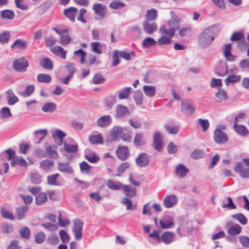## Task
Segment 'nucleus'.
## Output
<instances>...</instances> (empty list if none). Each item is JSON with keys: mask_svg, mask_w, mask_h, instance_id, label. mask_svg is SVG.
Wrapping results in <instances>:
<instances>
[{"mask_svg": "<svg viewBox=\"0 0 249 249\" xmlns=\"http://www.w3.org/2000/svg\"><path fill=\"white\" fill-rule=\"evenodd\" d=\"M178 198L174 195L166 196L164 199V205L167 208H170L177 203Z\"/></svg>", "mask_w": 249, "mask_h": 249, "instance_id": "15", "label": "nucleus"}, {"mask_svg": "<svg viewBox=\"0 0 249 249\" xmlns=\"http://www.w3.org/2000/svg\"><path fill=\"white\" fill-rule=\"evenodd\" d=\"M66 136V134L60 129H56L53 134L52 137L53 139H59L56 142L58 145H61L63 138Z\"/></svg>", "mask_w": 249, "mask_h": 249, "instance_id": "25", "label": "nucleus"}, {"mask_svg": "<svg viewBox=\"0 0 249 249\" xmlns=\"http://www.w3.org/2000/svg\"><path fill=\"white\" fill-rule=\"evenodd\" d=\"M6 95L9 105H13L18 101V98L14 94L12 90L8 89L6 92Z\"/></svg>", "mask_w": 249, "mask_h": 249, "instance_id": "26", "label": "nucleus"}, {"mask_svg": "<svg viewBox=\"0 0 249 249\" xmlns=\"http://www.w3.org/2000/svg\"><path fill=\"white\" fill-rule=\"evenodd\" d=\"M235 131L241 136L244 137L249 133L247 128L243 125L235 124L233 126Z\"/></svg>", "mask_w": 249, "mask_h": 249, "instance_id": "31", "label": "nucleus"}, {"mask_svg": "<svg viewBox=\"0 0 249 249\" xmlns=\"http://www.w3.org/2000/svg\"><path fill=\"white\" fill-rule=\"evenodd\" d=\"M77 13V9L74 7H71L64 10L65 16L72 22L75 21V17Z\"/></svg>", "mask_w": 249, "mask_h": 249, "instance_id": "17", "label": "nucleus"}, {"mask_svg": "<svg viewBox=\"0 0 249 249\" xmlns=\"http://www.w3.org/2000/svg\"><path fill=\"white\" fill-rule=\"evenodd\" d=\"M174 235L171 231H165L160 236V242L162 241L165 244L168 245L174 240Z\"/></svg>", "mask_w": 249, "mask_h": 249, "instance_id": "20", "label": "nucleus"}, {"mask_svg": "<svg viewBox=\"0 0 249 249\" xmlns=\"http://www.w3.org/2000/svg\"><path fill=\"white\" fill-rule=\"evenodd\" d=\"M194 230L192 222L187 221L181 224L180 227L177 229V231L180 236H185L191 234Z\"/></svg>", "mask_w": 249, "mask_h": 249, "instance_id": "3", "label": "nucleus"}, {"mask_svg": "<svg viewBox=\"0 0 249 249\" xmlns=\"http://www.w3.org/2000/svg\"><path fill=\"white\" fill-rule=\"evenodd\" d=\"M116 102V96L115 95L113 94H109L104 99L105 106L107 107L108 109H111Z\"/></svg>", "mask_w": 249, "mask_h": 249, "instance_id": "18", "label": "nucleus"}, {"mask_svg": "<svg viewBox=\"0 0 249 249\" xmlns=\"http://www.w3.org/2000/svg\"><path fill=\"white\" fill-rule=\"evenodd\" d=\"M171 37H169L166 35H163L161 37L158 39V44L161 46L164 44H170L172 43Z\"/></svg>", "mask_w": 249, "mask_h": 249, "instance_id": "53", "label": "nucleus"}, {"mask_svg": "<svg viewBox=\"0 0 249 249\" xmlns=\"http://www.w3.org/2000/svg\"><path fill=\"white\" fill-rule=\"evenodd\" d=\"M106 9V6L102 5L101 3H96L93 5V10L94 12L99 16L101 18H103L106 14L105 9Z\"/></svg>", "mask_w": 249, "mask_h": 249, "instance_id": "16", "label": "nucleus"}, {"mask_svg": "<svg viewBox=\"0 0 249 249\" xmlns=\"http://www.w3.org/2000/svg\"><path fill=\"white\" fill-rule=\"evenodd\" d=\"M189 172L188 169L183 164H179L177 167L175 174L179 178L185 177Z\"/></svg>", "mask_w": 249, "mask_h": 249, "instance_id": "21", "label": "nucleus"}, {"mask_svg": "<svg viewBox=\"0 0 249 249\" xmlns=\"http://www.w3.org/2000/svg\"><path fill=\"white\" fill-rule=\"evenodd\" d=\"M56 108V105L54 103H47L42 107V110L45 112H53Z\"/></svg>", "mask_w": 249, "mask_h": 249, "instance_id": "40", "label": "nucleus"}, {"mask_svg": "<svg viewBox=\"0 0 249 249\" xmlns=\"http://www.w3.org/2000/svg\"><path fill=\"white\" fill-rule=\"evenodd\" d=\"M134 143L136 146H142L145 143L141 133H138L136 134L134 139Z\"/></svg>", "mask_w": 249, "mask_h": 249, "instance_id": "50", "label": "nucleus"}, {"mask_svg": "<svg viewBox=\"0 0 249 249\" xmlns=\"http://www.w3.org/2000/svg\"><path fill=\"white\" fill-rule=\"evenodd\" d=\"M220 30V27L218 24H215L205 29L198 36L199 46L201 48H205L210 45Z\"/></svg>", "mask_w": 249, "mask_h": 249, "instance_id": "1", "label": "nucleus"}, {"mask_svg": "<svg viewBox=\"0 0 249 249\" xmlns=\"http://www.w3.org/2000/svg\"><path fill=\"white\" fill-rule=\"evenodd\" d=\"M89 141L93 144H103L104 143L103 137L101 134L90 136Z\"/></svg>", "mask_w": 249, "mask_h": 249, "instance_id": "30", "label": "nucleus"}, {"mask_svg": "<svg viewBox=\"0 0 249 249\" xmlns=\"http://www.w3.org/2000/svg\"><path fill=\"white\" fill-rule=\"evenodd\" d=\"M85 158L89 162L92 163H96L100 160V158L94 152L86 154Z\"/></svg>", "mask_w": 249, "mask_h": 249, "instance_id": "38", "label": "nucleus"}, {"mask_svg": "<svg viewBox=\"0 0 249 249\" xmlns=\"http://www.w3.org/2000/svg\"><path fill=\"white\" fill-rule=\"evenodd\" d=\"M12 116L10 110L8 107H2L0 111V118L1 119H7Z\"/></svg>", "mask_w": 249, "mask_h": 249, "instance_id": "48", "label": "nucleus"}, {"mask_svg": "<svg viewBox=\"0 0 249 249\" xmlns=\"http://www.w3.org/2000/svg\"><path fill=\"white\" fill-rule=\"evenodd\" d=\"M214 142L219 144H223L228 142L229 140L227 134L218 129H215L214 131L213 137Z\"/></svg>", "mask_w": 249, "mask_h": 249, "instance_id": "5", "label": "nucleus"}, {"mask_svg": "<svg viewBox=\"0 0 249 249\" xmlns=\"http://www.w3.org/2000/svg\"><path fill=\"white\" fill-rule=\"evenodd\" d=\"M116 153L117 157L121 160H127L130 155L129 150L126 146L119 145Z\"/></svg>", "mask_w": 249, "mask_h": 249, "instance_id": "9", "label": "nucleus"}, {"mask_svg": "<svg viewBox=\"0 0 249 249\" xmlns=\"http://www.w3.org/2000/svg\"><path fill=\"white\" fill-rule=\"evenodd\" d=\"M180 22V18L177 15H174L172 18L168 21L167 25L169 29H167L165 26L163 25L160 27L159 31L161 34L172 37L174 36L175 32L179 29Z\"/></svg>", "mask_w": 249, "mask_h": 249, "instance_id": "2", "label": "nucleus"}, {"mask_svg": "<svg viewBox=\"0 0 249 249\" xmlns=\"http://www.w3.org/2000/svg\"><path fill=\"white\" fill-rule=\"evenodd\" d=\"M40 65L43 68L48 70H52L53 69V64L51 60L48 57H44L40 61Z\"/></svg>", "mask_w": 249, "mask_h": 249, "instance_id": "29", "label": "nucleus"}, {"mask_svg": "<svg viewBox=\"0 0 249 249\" xmlns=\"http://www.w3.org/2000/svg\"><path fill=\"white\" fill-rule=\"evenodd\" d=\"M54 164L53 160L50 159H46L41 161L40 163V167L43 170L49 171L52 168Z\"/></svg>", "mask_w": 249, "mask_h": 249, "instance_id": "27", "label": "nucleus"}, {"mask_svg": "<svg viewBox=\"0 0 249 249\" xmlns=\"http://www.w3.org/2000/svg\"><path fill=\"white\" fill-rule=\"evenodd\" d=\"M142 25L144 31L148 34H152L157 30V24L155 23L150 24L147 21H144Z\"/></svg>", "mask_w": 249, "mask_h": 249, "instance_id": "22", "label": "nucleus"}, {"mask_svg": "<svg viewBox=\"0 0 249 249\" xmlns=\"http://www.w3.org/2000/svg\"><path fill=\"white\" fill-rule=\"evenodd\" d=\"M131 92V88L130 87H126L118 95V97L120 100L127 99Z\"/></svg>", "mask_w": 249, "mask_h": 249, "instance_id": "41", "label": "nucleus"}, {"mask_svg": "<svg viewBox=\"0 0 249 249\" xmlns=\"http://www.w3.org/2000/svg\"><path fill=\"white\" fill-rule=\"evenodd\" d=\"M205 152L203 150L195 149L191 154V157L193 159L196 160L204 157Z\"/></svg>", "mask_w": 249, "mask_h": 249, "instance_id": "43", "label": "nucleus"}, {"mask_svg": "<svg viewBox=\"0 0 249 249\" xmlns=\"http://www.w3.org/2000/svg\"><path fill=\"white\" fill-rule=\"evenodd\" d=\"M163 142L159 132H156L153 135V143L154 148L159 152L162 151L163 147Z\"/></svg>", "mask_w": 249, "mask_h": 249, "instance_id": "6", "label": "nucleus"}, {"mask_svg": "<svg viewBox=\"0 0 249 249\" xmlns=\"http://www.w3.org/2000/svg\"><path fill=\"white\" fill-rule=\"evenodd\" d=\"M197 121L199 124L202 127L203 131H207L210 126L209 121L207 119H199Z\"/></svg>", "mask_w": 249, "mask_h": 249, "instance_id": "64", "label": "nucleus"}, {"mask_svg": "<svg viewBox=\"0 0 249 249\" xmlns=\"http://www.w3.org/2000/svg\"><path fill=\"white\" fill-rule=\"evenodd\" d=\"M133 98L137 105H141L143 100V94L141 91L137 90L135 92Z\"/></svg>", "mask_w": 249, "mask_h": 249, "instance_id": "57", "label": "nucleus"}, {"mask_svg": "<svg viewBox=\"0 0 249 249\" xmlns=\"http://www.w3.org/2000/svg\"><path fill=\"white\" fill-rule=\"evenodd\" d=\"M115 117L117 119H122L130 114L127 107L122 105H118L115 107Z\"/></svg>", "mask_w": 249, "mask_h": 249, "instance_id": "7", "label": "nucleus"}, {"mask_svg": "<svg viewBox=\"0 0 249 249\" xmlns=\"http://www.w3.org/2000/svg\"><path fill=\"white\" fill-rule=\"evenodd\" d=\"M1 214L3 218L7 219L14 220L15 219V216L12 213L3 208L1 209Z\"/></svg>", "mask_w": 249, "mask_h": 249, "instance_id": "58", "label": "nucleus"}, {"mask_svg": "<svg viewBox=\"0 0 249 249\" xmlns=\"http://www.w3.org/2000/svg\"><path fill=\"white\" fill-rule=\"evenodd\" d=\"M156 44V41L153 38L150 37L144 39L142 42V45L143 48H148L151 46H154Z\"/></svg>", "mask_w": 249, "mask_h": 249, "instance_id": "44", "label": "nucleus"}, {"mask_svg": "<svg viewBox=\"0 0 249 249\" xmlns=\"http://www.w3.org/2000/svg\"><path fill=\"white\" fill-rule=\"evenodd\" d=\"M244 37V33L242 32L233 33L231 36L230 39L232 41H239Z\"/></svg>", "mask_w": 249, "mask_h": 249, "instance_id": "63", "label": "nucleus"}, {"mask_svg": "<svg viewBox=\"0 0 249 249\" xmlns=\"http://www.w3.org/2000/svg\"><path fill=\"white\" fill-rule=\"evenodd\" d=\"M123 132V127L118 125L114 126L110 132L111 140L113 141H119L121 139V136Z\"/></svg>", "mask_w": 249, "mask_h": 249, "instance_id": "11", "label": "nucleus"}, {"mask_svg": "<svg viewBox=\"0 0 249 249\" xmlns=\"http://www.w3.org/2000/svg\"><path fill=\"white\" fill-rule=\"evenodd\" d=\"M241 227L239 225L235 224L228 229V232L232 235H237L241 232Z\"/></svg>", "mask_w": 249, "mask_h": 249, "instance_id": "52", "label": "nucleus"}, {"mask_svg": "<svg viewBox=\"0 0 249 249\" xmlns=\"http://www.w3.org/2000/svg\"><path fill=\"white\" fill-rule=\"evenodd\" d=\"M19 234L21 238L28 240L31 236L30 229L28 227L24 226L20 228Z\"/></svg>", "mask_w": 249, "mask_h": 249, "instance_id": "33", "label": "nucleus"}, {"mask_svg": "<svg viewBox=\"0 0 249 249\" xmlns=\"http://www.w3.org/2000/svg\"><path fill=\"white\" fill-rule=\"evenodd\" d=\"M1 230L3 233L9 234L14 231L13 226L7 222L3 223L1 226Z\"/></svg>", "mask_w": 249, "mask_h": 249, "instance_id": "36", "label": "nucleus"}, {"mask_svg": "<svg viewBox=\"0 0 249 249\" xmlns=\"http://www.w3.org/2000/svg\"><path fill=\"white\" fill-rule=\"evenodd\" d=\"M10 38L9 32L5 31L0 34V42L1 44H5L8 42Z\"/></svg>", "mask_w": 249, "mask_h": 249, "instance_id": "62", "label": "nucleus"}, {"mask_svg": "<svg viewBox=\"0 0 249 249\" xmlns=\"http://www.w3.org/2000/svg\"><path fill=\"white\" fill-rule=\"evenodd\" d=\"M45 148L46 149V152L48 156L50 158L53 159H56L57 158H58V154L55 150L56 148V145H50L46 144L45 145Z\"/></svg>", "mask_w": 249, "mask_h": 249, "instance_id": "23", "label": "nucleus"}, {"mask_svg": "<svg viewBox=\"0 0 249 249\" xmlns=\"http://www.w3.org/2000/svg\"><path fill=\"white\" fill-rule=\"evenodd\" d=\"M48 133V131L47 129H39L35 131L34 132V136L36 139L38 140L37 142H36V144H39L44 139V137Z\"/></svg>", "mask_w": 249, "mask_h": 249, "instance_id": "24", "label": "nucleus"}, {"mask_svg": "<svg viewBox=\"0 0 249 249\" xmlns=\"http://www.w3.org/2000/svg\"><path fill=\"white\" fill-rule=\"evenodd\" d=\"M37 80L39 82L49 83L52 80V77L48 74L41 73L38 74L37 76Z\"/></svg>", "mask_w": 249, "mask_h": 249, "instance_id": "42", "label": "nucleus"}, {"mask_svg": "<svg viewBox=\"0 0 249 249\" xmlns=\"http://www.w3.org/2000/svg\"><path fill=\"white\" fill-rule=\"evenodd\" d=\"M228 71V64L226 62H219L214 69L215 74L220 76L226 75Z\"/></svg>", "mask_w": 249, "mask_h": 249, "instance_id": "12", "label": "nucleus"}, {"mask_svg": "<svg viewBox=\"0 0 249 249\" xmlns=\"http://www.w3.org/2000/svg\"><path fill=\"white\" fill-rule=\"evenodd\" d=\"M122 203L126 206L127 210H135L136 209L137 205L132 204V201L126 197H124Z\"/></svg>", "mask_w": 249, "mask_h": 249, "instance_id": "49", "label": "nucleus"}, {"mask_svg": "<svg viewBox=\"0 0 249 249\" xmlns=\"http://www.w3.org/2000/svg\"><path fill=\"white\" fill-rule=\"evenodd\" d=\"M29 210L28 206H23L20 208H17L16 210V213L17 218L18 220H20L25 217V213Z\"/></svg>", "mask_w": 249, "mask_h": 249, "instance_id": "28", "label": "nucleus"}, {"mask_svg": "<svg viewBox=\"0 0 249 249\" xmlns=\"http://www.w3.org/2000/svg\"><path fill=\"white\" fill-rule=\"evenodd\" d=\"M232 217L239 221L242 225H246L247 223V218L242 213H238L233 215Z\"/></svg>", "mask_w": 249, "mask_h": 249, "instance_id": "54", "label": "nucleus"}, {"mask_svg": "<svg viewBox=\"0 0 249 249\" xmlns=\"http://www.w3.org/2000/svg\"><path fill=\"white\" fill-rule=\"evenodd\" d=\"M216 97L220 101L225 100L228 98V95L226 91L223 89H219L218 91L215 93Z\"/></svg>", "mask_w": 249, "mask_h": 249, "instance_id": "60", "label": "nucleus"}, {"mask_svg": "<svg viewBox=\"0 0 249 249\" xmlns=\"http://www.w3.org/2000/svg\"><path fill=\"white\" fill-rule=\"evenodd\" d=\"M231 44L229 43L225 45L223 54L227 61H234L236 56L231 53Z\"/></svg>", "mask_w": 249, "mask_h": 249, "instance_id": "14", "label": "nucleus"}, {"mask_svg": "<svg viewBox=\"0 0 249 249\" xmlns=\"http://www.w3.org/2000/svg\"><path fill=\"white\" fill-rule=\"evenodd\" d=\"M80 168L83 173L89 174L91 167L87 162L83 161L80 163Z\"/></svg>", "mask_w": 249, "mask_h": 249, "instance_id": "61", "label": "nucleus"}, {"mask_svg": "<svg viewBox=\"0 0 249 249\" xmlns=\"http://www.w3.org/2000/svg\"><path fill=\"white\" fill-rule=\"evenodd\" d=\"M145 18L148 21H154L157 18V11L154 8L147 10Z\"/></svg>", "mask_w": 249, "mask_h": 249, "instance_id": "37", "label": "nucleus"}, {"mask_svg": "<svg viewBox=\"0 0 249 249\" xmlns=\"http://www.w3.org/2000/svg\"><path fill=\"white\" fill-rule=\"evenodd\" d=\"M0 14L2 18L11 20L14 19L15 17L14 12L11 10L5 9L2 10Z\"/></svg>", "mask_w": 249, "mask_h": 249, "instance_id": "34", "label": "nucleus"}, {"mask_svg": "<svg viewBox=\"0 0 249 249\" xmlns=\"http://www.w3.org/2000/svg\"><path fill=\"white\" fill-rule=\"evenodd\" d=\"M111 123L112 119L109 115L101 116L97 120V125L102 128L109 126Z\"/></svg>", "mask_w": 249, "mask_h": 249, "instance_id": "13", "label": "nucleus"}, {"mask_svg": "<svg viewBox=\"0 0 249 249\" xmlns=\"http://www.w3.org/2000/svg\"><path fill=\"white\" fill-rule=\"evenodd\" d=\"M121 139H122L124 142H130L132 140L131 132L126 128H124V132L121 135Z\"/></svg>", "mask_w": 249, "mask_h": 249, "instance_id": "56", "label": "nucleus"}, {"mask_svg": "<svg viewBox=\"0 0 249 249\" xmlns=\"http://www.w3.org/2000/svg\"><path fill=\"white\" fill-rule=\"evenodd\" d=\"M58 169L62 172L66 173L71 174L73 173L72 168L69 165L68 163H58Z\"/></svg>", "mask_w": 249, "mask_h": 249, "instance_id": "32", "label": "nucleus"}, {"mask_svg": "<svg viewBox=\"0 0 249 249\" xmlns=\"http://www.w3.org/2000/svg\"><path fill=\"white\" fill-rule=\"evenodd\" d=\"M135 161L138 166L145 167L149 163V156L145 153H142L138 156Z\"/></svg>", "mask_w": 249, "mask_h": 249, "instance_id": "8", "label": "nucleus"}, {"mask_svg": "<svg viewBox=\"0 0 249 249\" xmlns=\"http://www.w3.org/2000/svg\"><path fill=\"white\" fill-rule=\"evenodd\" d=\"M241 77L240 75L231 74L225 79V82L228 86L230 83H234L239 82L241 79Z\"/></svg>", "mask_w": 249, "mask_h": 249, "instance_id": "46", "label": "nucleus"}, {"mask_svg": "<svg viewBox=\"0 0 249 249\" xmlns=\"http://www.w3.org/2000/svg\"><path fill=\"white\" fill-rule=\"evenodd\" d=\"M160 228L162 229H168L174 226V222L172 218H170L168 221H160Z\"/></svg>", "mask_w": 249, "mask_h": 249, "instance_id": "39", "label": "nucleus"}, {"mask_svg": "<svg viewBox=\"0 0 249 249\" xmlns=\"http://www.w3.org/2000/svg\"><path fill=\"white\" fill-rule=\"evenodd\" d=\"M47 200V196L45 193H41L36 196V202L37 205H40Z\"/></svg>", "mask_w": 249, "mask_h": 249, "instance_id": "51", "label": "nucleus"}, {"mask_svg": "<svg viewBox=\"0 0 249 249\" xmlns=\"http://www.w3.org/2000/svg\"><path fill=\"white\" fill-rule=\"evenodd\" d=\"M143 90L147 96L152 97L155 95L156 88L153 86L145 85L143 87Z\"/></svg>", "mask_w": 249, "mask_h": 249, "instance_id": "35", "label": "nucleus"}, {"mask_svg": "<svg viewBox=\"0 0 249 249\" xmlns=\"http://www.w3.org/2000/svg\"><path fill=\"white\" fill-rule=\"evenodd\" d=\"M64 147L67 152L71 153H75L78 150V146L77 144H69L65 142Z\"/></svg>", "mask_w": 249, "mask_h": 249, "instance_id": "45", "label": "nucleus"}, {"mask_svg": "<svg viewBox=\"0 0 249 249\" xmlns=\"http://www.w3.org/2000/svg\"><path fill=\"white\" fill-rule=\"evenodd\" d=\"M52 5V2L51 0H47L42 3L40 5H39L38 9L42 14L49 9L51 8Z\"/></svg>", "mask_w": 249, "mask_h": 249, "instance_id": "47", "label": "nucleus"}, {"mask_svg": "<svg viewBox=\"0 0 249 249\" xmlns=\"http://www.w3.org/2000/svg\"><path fill=\"white\" fill-rule=\"evenodd\" d=\"M60 176V175L58 173L54 174L52 175L49 176L47 177V182L49 185H58L59 184L57 183L56 181L58 177Z\"/></svg>", "mask_w": 249, "mask_h": 249, "instance_id": "59", "label": "nucleus"}, {"mask_svg": "<svg viewBox=\"0 0 249 249\" xmlns=\"http://www.w3.org/2000/svg\"><path fill=\"white\" fill-rule=\"evenodd\" d=\"M51 51L56 56L60 57L62 59H65L67 52L62 47L56 46L51 49Z\"/></svg>", "mask_w": 249, "mask_h": 249, "instance_id": "19", "label": "nucleus"}, {"mask_svg": "<svg viewBox=\"0 0 249 249\" xmlns=\"http://www.w3.org/2000/svg\"><path fill=\"white\" fill-rule=\"evenodd\" d=\"M28 66V62L24 57L17 59L13 61V69L18 72L25 71Z\"/></svg>", "mask_w": 249, "mask_h": 249, "instance_id": "4", "label": "nucleus"}, {"mask_svg": "<svg viewBox=\"0 0 249 249\" xmlns=\"http://www.w3.org/2000/svg\"><path fill=\"white\" fill-rule=\"evenodd\" d=\"M121 184L120 182H116L113 180H108L107 183V186L112 190H118L121 188Z\"/></svg>", "mask_w": 249, "mask_h": 249, "instance_id": "55", "label": "nucleus"}, {"mask_svg": "<svg viewBox=\"0 0 249 249\" xmlns=\"http://www.w3.org/2000/svg\"><path fill=\"white\" fill-rule=\"evenodd\" d=\"M181 110L185 115L191 116L195 112V107L190 102L183 101L181 103Z\"/></svg>", "mask_w": 249, "mask_h": 249, "instance_id": "10", "label": "nucleus"}]
</instances>
